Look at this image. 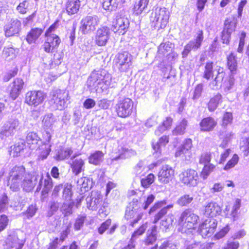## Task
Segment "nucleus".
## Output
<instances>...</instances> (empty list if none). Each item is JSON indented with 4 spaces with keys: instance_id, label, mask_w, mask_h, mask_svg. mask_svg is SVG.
I'll list each match as a JSON object with an SVG mask.
<instances>
[{
    "instance_id": "obj_12",
    "label": "nucleus",
    "mask_w": 249,
    "mask_h": 249,
    "mask_svg": "<svg viewBox=\"0 0 249 249\" xmlns=\"http://www.w3.org/2000/svg\"><path fill=\"white\" fill-rule=\"evenodd\" d=\"M217 225L216 219L208 218L199 225L198 231L203 238L209 237L215 231Z\"/></svg>"
},
{
    "instance_id": "obj_40",
    "label": "nucleus",
    "mask_w": 249,
    "mask_h": 249,
    "mask_svg": "<svg viewBox=\"0 0 249 249\" xmlns=\"http://www.w3.org/2000/svg\"><path fill=\"white\" fill-rule=\"evenodd\" d=\"M149 0H138L134 6V12L136 15L141 14L147 7Z\"/></svg>"
},
{
    "instance_id": "obj_47",
    "label": "nucleus",
    "mask_w": 249,
    "mask_h": 249,
    "mask_svg": "<svg viewBox=\"0 0 249 249\" xmlns=\"http://www.w3.org/2000/svg\"><path fill=\"white\" fill-rule=\"evenodd\" d=\"M237 21L234 18H228L225 21V26L223 30L227 33H232L234 31Z\"/></svg>"
},
{
    "instance_id": "obj_32",
    "label": "nucleus",
    "mask_w": 249,
    "mask_h": 249,
    "mask_svg": "<svg viewBox=\"0 0 249 249\" xmlns=\"http://www.w3.org/2000/svg\"><path fill=\"white\" fill-rule=\"evenodd\" d=\"M227 65L232 74H234L237 68L236 54L231 52L227 56Z\"/></svg>"
},
{
    "instance_id": "obj_25",
    "label": "nucleus",
    "mask_w": 249,
    "mask_h": 249,
    "mask_svg": "<svg viewBox=\"0 0 249 249\" xmlns=\"http://www.w3.org/2000/svg\"><path fill=\"white\" fill-rule=\"evenodd\" d=\"M24 86L23 80L17 78L11 84L10 96L13 100H15L20 94Z\"/></svg>"
},
{
    "instance_id": "obj_48",
    "label": "nucleus",
    "mask_w": 249,
    "mask_h": 249,
    "mask_svg": "<svg viewBox=\"0 0 249 249\" xmlns=\"http://www.w3.org/2000/svg\"><path fill=\"white\" fill-rule=\"evenodd\" d=\"M147 172V169L143 161H140L134 167L133 172L136 176L142 177L145 175Z\"/></svg>"
},
{
    "instance_id": "obj_14",
    "label": "nucleus",
    "mask_w": 249,
    "mask_h": 249,
    "mask_svg": "<svg viewBox=\"0 0 249 249\" xmlns=\"http://www.w3.org/2000/svg\"><path fill=\"white\" fill-rule=\"evenodd\" d=\"M46 96V94L42 91H30L26 93L25 102L29 106L37 107L43 103Z\"/></svg>"
},
{
    "instance_id": "obj_16",
    "label": "nucleus",
    "mask_w": 249,
    "mask_h": 249,
    "mask_svg": "<svg viewBox=\"0 0 249 249\" xmlns=\"http://www.w3.org/2000/svg\"><path fill=\"white\" fill-rule=\"evenodd\" d=\"M136 154L135 151L127 146H119L112 153L111 158L112 161L124 160L134 156Z\"/></svg>"
},
{
    "instance_id": "obj_52",
    "label": "nucleus",
    "mask_w": 249,
    "mask_h": 249,
    "mask_svg": "<svg viewBox=\"0 0 249 249\" xmlns=\"http://www.w3.org/2000/svg\"><path fill=\"white\" fill-rule=\"evenodd\" d=\"M73 206V202L71 200H66L63 203L61 211L65 216L69 215L72 213V209Z\"/></svg>"
},
{
    "instance_id": "obj_22",
    "label": "nucleus",
    "mask_w": 249,
    "mask_h": 249,
    "mask_svg": "<svg viewBox=\"0 0 249 249\" xmlns=\"http://www.w3.org/2000/svg\"><path fill=\"white\" fill-rule=\"evenodd\" d=\"M18 125L19 121L18 119H13L6 122L2 127L0 131L1 138L3 139L12 135Z\"/></svg>"
},
{
    "instance_id": "obj_39",
    "label": "nucleus",
    "mask_w": 249,
    "mask_h": 249,
    "mask_svg": "<svg viewBox=\"0 0 249 249\" xmlns=\"http://www.w3.org/2000/svg\"><path fill=\"white\" fill-rule=\"evenodd\" d=\"M122 2V0H104L103 7L107 10H115Z\"/></svg>"
},
{
    "instance_id": "obj_6",
    "label": "nucleus",
    "mask_w": 249,
    "mask_h": 249,
    "mask_svg": "<svg viewBox=\"0 0 249 249\" xmlns=\"http://www.w3.org/2000/svg\"><path fill=\"white\" fill-rule=\"evenodd\" d=\"M50 96L51 103L57 109L61 110L67 107L70 98L68 91L57 89L51 91Z\"/></svg>"
},
{
    "instance_id": "obj_63",
    "label": "nucleus",
    "mask_w": 249,
    "mask_h": 249,
    "mask_svg": "<svg viewBox=\"0 0 249 249\" xmlns=\"http://www.w3.org/2000/svg\"><path fill=\"white\" fill-rule=\"evenodd\" d=\"M71 185L67 184L65 185L63 191V197L66 200H71Z\"/></svg>"
},
{
    "instance_id": "obj_3",
    "label": "nucleus",
    "mask_w": 249,
    "mask_h": 249,
    "mask_svg": "<svg viewBox=\"0 0 249 249\" xmlns=\"http://www.w3.org/2000/svg\"><path fill=\"white\" fill-rule=\"evenodd\" d=\"M87 84L91 89L99 92L113 86L111 75L103 69L93 71L88 79Z\"/></svg>"
},
{
    "instance_id": "obj_8",
    "label": "nucleus",
    "mask_w": 249,
    "mask_h": 249,
    "mask_svg": "<svg viewBox=\"0 0 249 249\" xmlns=\"http://www.w3.org/2000/svg\"><path fill=\"white\" fill-rule=\"evenodd\" d=\"M133 108V101L129 98L119 97L115 106L119 117L125 118L131 115Z\"/></svg>"
},
{
    "instance_id": "obj_1",
    "label": "nucleus",
    "mask_w": 249,
    "mask_h": 249,
    "mask_svg": "<svg viewBox=\"0 0 249 249\" xmlns=\"http://www.w3.org/2000/svg\"><path fill=\"white\" fill-rule=\"evenodd\" d=\"M8 185L10 189L14 192L19 191L21 188L26 192L33 190L38 181L36 191L41 189L42 194H47L53 187V180L48 173L43 175H31L26 173L23 166H15L9 171L8 176Z\"/></svg>"
},
{
    "instance_id": "obj_24",
    "label": "nucleus",
    "mask_w": 249,
    "mask_h": 249,
    "mask_svg": "<svg viewBox=\"0 0 249 249\" xmlns=\"http://www.w3.org/2000/svg\"><path fill=\"white\" fill-rule=\"evenodd\" d=\"M221 207L215 202L208 203L205 207L204 214L206 216L213 217L221 213Z\"/></svg>"
},
{
    "instance_id": "obj_53",
    "label": "nucleus",
    "mask_w": 249,
    "mask_h": 249,
    "mask_svg": "<svg viewBox=\"0 0 249 249\" xmlns=\"http://www.w3.org/2000/svg\"><path fill=\"white\" fill-rule=\"evenodd\" d=\"M215 166L213 164L204 165V167L201 172V177L203 179H206L209 175L213 172Z\"/></svg>"
},
{
    "instance_id": "obj_21",
    "label": "nucleus",
    "mask_w": 249,
    "mask_h": 249,
    "mask_svg": "<svg viewBox=\"0 0 249 249\" xmlns=\"http://www.w3.org/2000/svg\"><path fill=\"white\" fill-rule=\"evenodd\" d=\"M46 40L43 45L44 50L47 53H53L57 48L61 40L58 36L53 34L46 35Z\"/></svg>"
},
{
    "instance_id": "obj_15",
    "label": "nucleus",
    "mask_w": 249,
    "mask_h": 249,
    "mask_svg": "<svg viewBox=\"0 0 249 249\" xmlns=\"http://www.w3.org/2000/svg\"><path fill=\"white\" fill-rule=\"evenodd\" d=\"M180 181L189 186H195L198 182V176L197 172L193 169H188L179 175Z\"/></svg>"
},
{
    "instance_id": "obj_41",
    "label": "nucleus",
    "mask_w": 249,
    "mask_h": 249,
    "mask_svg": "<svg viewBox=\"0 0 249 249\" xmlns=\"http://www.w3.org/2000/svg\"><path fill=\"white\" fill-rule=\"evenodd\" d=\"M90 180L86 177H82L78 179L77 181L78 188H79L82 193L87 192L90 188Z\"/></svg>"
},
{
    "instance_id": "obj_44",
    "label": "nucleus",
    "mask_w": 249,
    "mask_h": 249,
    "mask_svg": "<svg viewBox=\"0 0 249 249\" xmlns=\"http://www.w3.org/2000/svg\"><path fill=\"white\" fill-rule=\"evenodd\" d=\"M187 126V121L185 119L182 120L173 130V134L174 135H183L185 133Z\"/></svg>"
},
{
    "instance_id": "obj_45",
    "label": "nucleus",
    "mask_w": 249,
    "mask_h": 249,
    "mask_svg": "<svg viewBox=\"0 0 249 249\" xmlns=\"http://www.w3.org/2000/svg\"><path fill=\"white\" fill-rule=\"evenodd\" d=\"M222 99V96L217 94L212 98L208 104V107L210 111H213L217 107Z\"/></svg>"
},
{
    "instance_id": "obj_31",
    "label": "nucleus",
    "mask_w": 249,
    "mask_h": 249,
    "mask_svg": "<svg viewBox=\"0 0 249 249\" xmlns=\"http://www.w3.org/2000/svg\"><path fill=\"white\" fill-rule=\"evenodd\" d=\"M80 6L79 0H67L66 4V12L69 15H74L78 12Z\"/></svg>"
},
{
    "instance_id": "obj_36",
    "label": "nucleus",
    "mask_w": 249,
    "mask_h": 249,
    "mask_svg": "<svg viewBox=\"0 0 249 249\" xmlns=\"http://www.w3.org/2000/svg\"><path fill=\"white\" fill-rule=\"evenodd\" d=\"M43 32L41 28H35L31 30L26 36V41L29 44L35 43Z\"/></svg>"
},
{
    "instance_id": "obj_34",
    "label": "nucleus",
    "mask_w": 249,
    "mask_h": 249,
    "mask_svg": "<svg viewBox=\"0 0 249 249\" xmlns=\"http://www.w3.org/2000/svg\"><path fill=\"white\" fill-rule=\"evenodd\" d=\"M85 162L83 160L78 158L74 160L71 165L73 173L78 175L84 170Z\"/></svg>"
},
{
    "instance_id": "obj_7",
    "label": "nucleus",
    "mask_w": 249,
    "mask_h": 249,
    "mask_svg": "<svg viewBox=\"0 0 249 249\" xmlns=\"http://www.w3.org/2000/svg\"><path fill=\"white\" fill-rule=\"evenodd\" d=\"M198 216L188 210L184 211L181 214L179 223L182 226V232H186L187 230H194L197 225Z\"/></svg>"
},
{
    "instance_id": "obj_62",
    "label": "nucleus",
    "mask_w": 249,
    "mask_h": 249,
    "mask_svg": "<svg viewBox=\"0 0 249 249\" xmlns=\"http://www.w3.org/2000/svg\"><path fill=\"white\" fill-rule=\"evenodd\" d=\"M211 160V154L210 152L202 153L199 158V163L201 164L205 165L210 164Z\"/></svg>"
},
{
    "instance_id": "obj_20",
    "label": "nucleus",
    "mask_w": 249,
    "mask_h": 249,
    "mask_svg": "<svg viewBox=\"0 0 249 249\" xmlns=\"http://www.w3.org/2000/svg\"><path fill=\"white\" fill-rule=\"evenodd\" d=\"M110 29L107 26H102L96 32L94 41L98 46H104L106 45L109 38Z\"/></svg>"
},
{
    "instance_id": "obj_60",
    "label": "nucleus",
    "mask_w": 249,
    "mask_h": 249,
    "mask_svg": "<svg viewBox=\"0 0 249 249\" xmlns=\"http://www.w3.org/2000/svg\"><path fill=\"white\" fill-rule=\"evenodd\" d=\"M238 161V156L237 154H234L232 158L227 162L224 167V170L228 171L233 168L237 164Z\"/></svg>"
},
{
    "instance_id": "obj_2",
    "label": "nucleus",
    "mask_w": 249,
    "mask_h": 249,
    "mask_svg": "<svg viewBox=\"0 0 249 249\" xmlns=\"http://www.w3.org/2000/svg\"><path fill=\"white\" fill-rule=\"evenodd\" d=\"M155 199V196L153 194L143 196L140 198V202L137 199H133L125 214V218L128 221V224L132 227H135V224L137 223L143 215L142 209L146 210Z\"/></svg>"
},
{
    "instance_id": "obj_43",
    "label": "nucleus",
    "mask_w": 249,
    "mask_h": 249,
    "mask_svg": "<svg viewBox=\"0 0 249 249\" xmlns=\"http://www.w3.org/2000/svg\"><path fill=\"white\" fill-rule=\"evenodd\" d=\"M172 123V119L170 117H167L164 120L162 125H160L155 130V134L157 135H160L164 131L170 128Z\"/></svg>"
},
{
    "instance_id": "obj_28",
    "label": "nucleus",
    "mask_w": 249,
    "mask_h": 249,
    "mask_svg": "<svg viewBox=\"0 0 249 249\" xmlns=\"http://www.w3.org/2000/svg\"><path fill=\"white\" fill-rule=\"evenodd\" d=\"M21 26L20 21L18 19L11 20V22L6 25L5 32L6 36H10L18 33Z\"/></svg>"
},
{
    "instance_id": "obj_29",
    "label": "nucleus",
    "mask_w": 249,
    "mask_h": 249,
    "mask_svg": "<svg viewBox=\"0 0 249 249\" xmlns=\"http://www.w3.org/2000/svg\"><path fill=\"white\" fill-rule=\"evenodd\" d=\"M56 122V118L52 113L46 114L42 120V127L44 130H53V127Z\"/></svg>"
},
{
    "instance_id": "obj_17",
    "label": "nucleus",
    "mask_w": 249,
    "mask_h": 249,
    "mask_svg": "<svg viewBox=\"0 0 249 249\" xmlns=\"http://www.w3.org/2000/svg\"><path fill=\"white\" fill-rule=\"evenodd\" d=\"M203 39L202 31H198L196 36L193 40H190L185 46L182 52V57H186L191 51H195L199 49Z\"/></svg>"
},
{
    "instance_id": "obj_56",
    "label": "nucleus",
    "mask_w": 249,
    "mask_h": 249,
    "mask_svg": "<svg viewBox=\"0 0 249 249\" xmlns=\"http://www.w3.org/2000/svg\"><path fill=\"white\" fill-rule=\"evenodd\" d=\"M25 147V144L23 141H20L17 142L14 145L12 150V152L13 156L18 157L19 156L20 153L22 151Z\"/></svg>"
},
{
    "instance_id": "obj_55",
    "label": "nucleus",
    "mask_w": 249,
    "mask_h": 249,
    "mask_svg": "<svg viewBox=\"0 0 249 249\" xmlns=\"http://www.w3.org/2000/svg\"><path fill=\"white\" fill-rule=\"evenodd\" d=\"M240 149L246 157L249 154V138H243L240 142Z\"/></svg>"
},
{
    "instance_id": "obj_13",
    "label": "nucleus",
    "mask_w": 249,
    "mask_h": 249,
    "mask_svg": "<svg viewBox=\"0 0 249 249\" xmlns=\"http://www.w3.org/2000/svg\"><path fill=\"white\" fill-rule=\"evenodd\" d=\"M100 23V19L96 15L87 16L81 21L80 29L84 34L94 31Z\"/></svg>"
},
{
    "instance_id": "obj_35",
    "label": "nucleus",
    "mask_w": 249,
    "mask_h": 249,
    "mask_svg": "<svg viewBox=\"0 0 249 249\" xmlns=\"http://www.w3.org/2000/svg\"><path fill=\"white\" fill-rule=\"evenodd\" d=\"M41 140L37 134L35 132H29L26 136V142L31 149H35L37 147L38 142Z\"/></svg>"
},
{
    "instance_id": "obj_5",
    "label": "nucleus",
    "mask_w": 249,
    "mask_h": 249,
    "mask_svg": "<svg viewBox=\"0 0 249 249\" xmlns=\"http://www.w3.org/2000/svg\"><path fill=\"white\" fill-rule=\"evenodd\" d=\"M124 10L116 13L112 21L111 30L119 34H124L129 26V20Z\"/></svg>"
},
{
    "instance_id": "obj_50",
    "label": "nucleus",
    "mask_w": 249,
    "mask_h": 249,
    "mask_svg": "<svg viewBox=\"0 0 249 249\" xmlns=\"http://www.w3.org/2000/svg\"><path fill=\"white\" fill-rule=\"evenodd\" d=\"M194 199L192 195H184L180 196L177 201V203L180 206H186L191 203Z\"/></svg>"
},
{
    "instance_id": "obj_30",
    "label": "nucleus",
    "mask_w": 249,
    "mask_h": 249,
    "mask_svg": "<svg viewBox=\"0 0 249 249\" xmlns=\"http://www.w3.org/2000/svg\"><path fill=\"white\" fill-rule=\"evenodd\" d=\"M169 142L168 137L164 136L161 137L155 144H153L152 147L154 150L153 155L156 158L160 157L161 155L162 148L164 147Z\"/></svg>"
},
{
    "instance_id": "obj_46",
    "label": "nucleus",
    "mask_w": 249,
    "mask_h": 249,
    "mask_svg": "<svg viewBox=\"0 0 249 249\" xmlns=\"http://www.w3.org/2000/svg\"><path fill=\"white\" fill-rule=\"evenodd\" d=\"M18 53V49L13 47H5L3 51L2 55L8 60H11L16 57Z\"/></svg>"
},
{
    "instance_id": "obj_4",
    "label": "nucleus",
    "mask_w": 249,
    "mask_h": 249,
    "mask_svg": "<svg viewBox=\"0 0 249 249\" xmlns=\"http://www.w3.org/2000/svg\"><path fill=\"white\" fill-rule=\"evenodd\" d=\"M169 16V12L166 8L157 7L152 13L150 20L155 29H163L168 22Z\"/></svg>"
},
{
    "instance_id": "obj_9",
    "label": "nucleus",
    "mask_w": 249,
    "mask_h": 249,
    "mask_svg": "<svg viewBox=\"0 0 249 249\" xmlns=\"http://www.w3.org/2000/svg\"><path fill=\"white\" fill-rule=\"evenodd\" d=\"M53 130H44L42 134L43 142L42 145L38 147L39 155L38 158L43 160L47 158L51 151L52 142H51L52 134Z\"/></svg>"
},
{
    "instance_id": "obj_54",
    "label": "nucleus",
    "mask_w": 249,
    "mask_h": 249,
    "mask_svg": "<svg viewBox=\"0 0 249 249\" xmlns=\"http://www.w3.org/2000/svg\"><path fill=\"white\" fill-rule=\"evenodd\" d=\"M155 178V177L154 174H149L145 178L141 179V183L142 186L145 188H148L154 182Z\"/></svg>"
},
{
    "instance_id": "obj_23",
    "label": "nucleus",
    "mask_w": 249,
    "mask_h": 249,
    "mask_svg": "<svg viewBox=\"0 0 249 249\" xmlns=\"http://www.w3.org/2000/svg\"><path fill=\"white\" fill-rule=\"evenodd\" d=\"M25 241L19 239L17 234L12 232L9 234L6 240V245L8 249H21Z\"/></svg>"
},
{
    "instance_id": "obj_18",
    "label": "nucleus",
    "mask_w": 249,
    "mask_h": 249,
    "mask_svg": "<svg viewBox=\"0 0 249 249\" xmlns=\"http://www.w3.org/2000/svg\"><path fill=\"white\" fill-rule=\"evenodd\" d=\"M174 169L167 164L162 165L158 174L159 181L162 184H167L171 181L174 177Z\"/></svg>"
},
{
    "instance_id": "obj_42",
    "label": "nucleus",
    "mask_w": 249,
    "mask_h": 249,
    "mask_svg": "<svg viewBox=\"0 0 249 249\" xmlns=\"http://www.w3.org/2000/svg\"><path fill=\"white\" fill-rule=\"evenodd\" d=\"M73 151L71 147H65L61 148L56 156L57 160H64L68 159L72 154Z\"/></svg>"
},
{
    "instance_id": "obj_37",
    "label": "nucleus",
    "mask_w": 249,
    "mask_h": 249,
    "mask_svg": "<svg viewBox=\"0 0 249 249\" xmlns=\"http://www.w3.org/2000/svg\"><path fill=\"white\" fill-rule=\"evenodd\" d=\"M234 83V76L231 74L229 76L226 77L221 87H222L224 92L227 94L231 92L232 90Z\"/></svg>"
},
{
    "instance_id": "obj_11",
    "label": "nucleus",
    "mask_w": 249,
    "mask_h": 249,
    "mask_svg": "<svg viewBox=\"0 0 249 249\" xmlns=\"http://www.w3.org/2000/svg\"><path fill=\"white\" fill-rule=\"evenodd\" d=\"M193 146L192 141L187 139L184 141L182 145L178 147L175 153L176 157H179L182 160L190 161L192 158L191 149Z\"/></svg>"
},
{
    "instance_id": "obj_49",
    "label": "nucleus",
    "mask_w": 249,
    "mask_h": 249,
    "mask_svg": "<svg viewBox=\"0 0 249 249\" xmlns=\"http://www.w3.org/2000/svg\"><path fill=\"white\" fill-rule=\"evenodd\" d=\"M157 227L153 226L152 227L150 230H148L147 232V236L145 240V243L147 245H150L153 244L157 239Z\"/></svg>"
},
{
    "instance_id": "obj_19",
    "label": "nucleus",
    "mask_w": 249,
    "mask_h": 249,
    "mask_svg": "<svg viewBox=\"0 0 249 249\" xmlns=\"http://www.w3.org/2000/svg\"><path fill=\"white\" fill-rule=\"evenodd\" d=\"M103 196L98 191H92L86 198L87 208L91 210H97L102 205Z\"/></svg>"
},
{
    "instance_id": "obj_10",
    "label": "nucleus",
    "mask_w": 249,
    "mask_h": 249,
    "mask_svg": "<svg viewBox=\"0 0 249 249\" xmlns=\"http://www.w3.org/2000/svg\"><path fill=\"white\" fill-rule=\"evenodd\" d=\"M132 55L128 52H124L116 55L114 61L120 72H127L132 65Z\"/></svg>"
},
{
    "instance_id": "obj_57",
    "label": "nucleus",
    "mask_w": 249,
    "mask_h": 249,
    "mask_svg": "<svg viewBox=\"0 0 249 249\" xmlns=\"http://www.w3.org/2000/svg\"><path fill=\"white\" fill-rule=\"evenodd\" d=\"M213 75V63L208 62L206 64L203 72V77L209 80Z\"/></svg>"
},
{
    "instance_id": "obj_38",
    "label": "nucleus",
    "mask_w": 249,
    "mask_h": 249,
    "mask_svg": "<svg viewBox=\"0 0 249 249\" xmlns=\"http://www.w3.org/2000/svg\"><path fill=\"white\" fill-rule=\"evenodd\" d=\"M104 155V153L102 151H96L89 156V162L90 164L99 165L103 160Z\"/></svg>"
},
{
    "instance_id": "obj_51",
    "label": "nucleus",
    "mask_w": 249,
    "mask_h": 249,
    "mask_svg": "<svg viewBox=\"0 0 249 249\" xmlns=\"http://www.w3.org/2000/svg\"><path fill=\"white\" fill-rule=\"evenodd\" d=\"M172 48L173 44L170 42L162 43L159 47L158 54L164 55L166 53L171 51Z\"/></svg>"
},
{
    "instance_id": "obj_64",
    "label": "nucleus",
    "mask_w": 249,
    "mask_h": 249,
    "mask_svg": "<svg viewBox=\"0 0 249 249\" xmlns=\"http://www.w3.org/2000/svg\"><path fill=\"white\" fill-rule=\"evenodd\" d=\"M167 202L165 200L159 201L156 202L154 205L150 209L149 211V214H151L152 213L155 212L158 210L160 209L163 206L166 205Z\"/></svg>"
},
{
    "instance_id": "obj_26",
    "label": "nucleus",
    "mask_w": 249,
    "mask_h": 249,
    "mask_svg": "<svg viewBox=\"0 0 249 249\" xmlns=\"http://www.w3.org/2000/svg\"><path fill=\"white\" fill-rule=\"evenodd\" d=\"M225 76L226 73L224 71L223 68L219 67L217 70V74L215 79L210 83V88L213 89H216L219 87H221L226 78Z\"/></svg>"
},
{
    "instance_id": "obj_59",
    "label": "nucleus",
    "mask_w": 249,
    "mask_h": 249,
    "mask_svg": "<svg viewBox=\"0 0 249 249\" xmlns=\"http://www.w3.org/2000/svg\"><path fill=\"white\" fill-rule=\"evenodd\" d=\"M173 216L172 214H169L165 216L160 222L161 228L168 229L172 226L173 222Z\"/></svg>"
},
{
    "instance_id": "obj_27",
    "label": "nucleus",
    "mask_w": 249,
    "mask_h": 249,
    "mask_svg": "<svg viewBox=\"0 0 249 249\" xmlns=\"http://www.w3.org/2000/svg\"><path fill=\"white\" fill-rule=\"evenodd\" d=\"M147 228L146 224L142 225L140 228L135 231L132 234L131 238L128 244L124 246L122 249H135L136 242L135 240L138 236L142 234Z\"/></svg>"
},
{
    "instance_id": "obj_61",
    "label": "nucleus",
    "mask_w": 249,
    "mask_h": 249,
    "mask_svg": "<svg viewBox=\"0 0 249 249\" xmlns=\"http://www.w3.org/2000/svg\"><path fill=\"white\" fill-rule=\"evenodd\" d=\"M233 134L232 132H227L220 144V147L225 149L227 148H229V144L231 140L233 138Z\"/></svg>"
},
{
    "instance_id": "obj_58",
    "label": "nucleus",
    "mask_w": 249,
    "mask_h": 249,
    "mask_svg": "<svg viewBox=\"0 0 249 249\" xmlns=\"http://www.w3.org/2000/svg\"><path fill=\"white\" fill-rule=\"evenodd\" d=\"M173 205H169L162 208L154 216L153 223H156L160 218H161L167 213L168 209L173 208Z\"/></svg>"
},
{
    "instance_id": "obj_33",
    "label": "nucleus",
    "mask_w": 249,
    "mask_h": 249,
    "mask_svg": "<svg viewBox=\"0 0 249 249\" xmlns=\"http://www.w3.org/2000/svg\"><path fill=\"white\" fill-rule=\"evenodd\" d=\"M216 124V122L211 117L203 119L200 123L201 129L204 131H209L213 129Z\"/></svg>"
}]
</instances>
